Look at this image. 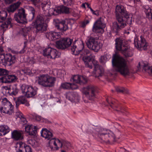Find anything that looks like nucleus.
Masks as SVG:
<instances>
[{"instance_id": "nucleus-16", "label": "nucleus", "mask_w": 152, "mask_h": 152, "mask_svg": "<svg viewBox=\"0 0 152 152\" xmlns=\"http://www.w3.org/2000/svg\"><path fill=\"white\" fill-rule=\"evenodd\" d=\"M94 63V69L92 72L93 76L97 78L102 76L104 72L103 68L98 64L97 62L96 63Z\"/></svg>"}, {"instance_id": "nucleus-40", "label": "nucleus", "mask_w": 152, "mask_h": 152, "mask_svg": "<svg viewBox=\"0 0 152 152\" xmlns=\"http://www.w3.org/2000/svg\"><path fill=\"white\" fill-rule=\"evenodd\" d=\"M9 72L6 69L0 68V76L1 77H4L7 75H8Z\"/></svg>"}, {"instance_id": "nucleus-7", "label": "nucleus", "mask_w": 152, "mask_h": 152, "mask_svg": "<svg viewBox=\"0 0 152 152\" xmlns=\"http://www.w3.org/2000/svg\"><path fill=\"white\" fill-rule=\"evenodd\" d=\"M56 80L55 77L43 75L38 77V83L42 87L50 88L54 86Z\"/></svg>"}, {"instance_id": "nucleus-17", "label": "nucleus", "mask_w": 152, "mask_h": 152, "mask_svg": "<svg viewBox=\"0 0 152 152\" xmlns=\"http://www.w3.org/2000/svg\"><path fill=\"white\" fill-rule=\"evenodd\" d=\"M66 98L72 102H77L80 100V97L76 92H68L66 94Z\"/></svg>"}, {"instance_id": "nucleus-44", "label": "nucleus", "mask_w": 152, "mask_h": 152, "mask_svg": "<svg viewBox=\"0 0 152 152\" xmlns=\"http://www.w3.org/2000/svg\"><path fill=\"white\" fill-rule=\"evenodd\" d=\"M22 72L25 75H30L32 74L31 70L28 68H27L24 69H22Z\"/></svg>"}, {"instance_id": "nucleus-31", "label": "nucleus", "mask_w": 152, "mask_h": 152, "mask_svg": "<svg viewBox=\"0 0 152 152\" xmlns=\"http://www.w3.org/2000/svg\"><path fill=\"white\" fill-rule=\"evenodd\" d=\"M10 131L9 128L7 125H0V136L5 135Z\"/></svg>"}, {"instance_id": "nucleus-64", "label": "nucleus", "mask_w": 152, "mask_h": 152, "mask_svg": "<svg viewBox=\"0 0 152 152\" xmlns=\"http://www.w3.org/2000/svg\"><path fill=\"white\" fill-rule=\"evenodd\" d=\"M86 5H87V7L89 8V7H90V4H89L88 3H86Z\"/></svg>"}, {"instance_id": "nucleus-8", "label": "nucleus", "mask_w": 152, "mask_h": 152, "mask_svg": "<svg viewBox=\"0 0 152 152\" xmlns=\"http://www.w3.org/2000/svg\"><path fill=\"white\" fill-rule=\"evenodd\" d=\"M22 93L27 98L33 97L37 93V88L30 85L23 84L21 86Z\"/></svg>"}, {"instance_id": "nucleus-51", "label": "nucleus", "mask_w": 152, "mask_h": 152, "mask_svg": "<svg viewBox=\"0 0 152 152\" xmlns=\"http://www.w3.org/2000/svg\"><path fill=\"white\" fill-rule=\"evenodd\" d=\"M22 115V114L20 112H17L16 113V115L17 117L20 118L23 117Z\"/></svg>"}, {"instance_id": "nucleus-43", "label": "nucleus", "mask_w": 152, "mask_h": 152, "mask_svg": "<svg viewBox=\"0 0 152 152\" xmlns=\"http://www.w3.org/2000/svg\"><path fill=\"white\" fill-rule=\"evenodd\" d=\"M87 82V79L83 76H80L79 84L82 85L86 83Z\"/></svg>"}, {"instance_id": "nucleus-20", "label": "nucleus", "mask_w": 152, "mask_h": 152, "mask_svg": "<svg viewBox=\"0 0 152 152\" xmlns=\"http://www.w3.org/2000/svg\"><path fill=\"white\" fill-rule=\"evenodd\" d=\"M46 37L49 40L52 41L55 40L60 38L61 36L59 32L54 31L47 32L45 34Z\"/></svg>"}, {"instance_id": "nucleus-29", "label": "nucleus", "mask_w": 152, "mask_h": 152, "mask_svg": "<svg viewBox=\"0 0 152 152\" xmlns=\"http://www.w3.org/2000/svg\"><path fill=\"white\" fill-rule=\"evenodd\" d=\"M141 66L145 72H147L151 76H152V66H150L146 61L142 62Z\"/></svg>"}, {"instance_id": "nucleus-1", "label": "nucleus", "mask_w": 152, "mask_h": 152, "mask_svg": "<svg viewBox=\"0 0 152 152\" xmlns=\"http://www.w3.org/2000/svg\"><path fill=\"white\" fill-rule=\"evenodd\" d=\"M115 13L117 22L113 23V27L114 31L117 33L121 29L124 28L127 24L130 25L132 23V18L131 17H130L129 13L123 5H117Z\"/></svg>"}, {"instance_id": "nucleus-50", "label": "nucleus", "mask_w": 152, "mask_h": 152, "mask_svg": "<svg viewBox=\"0 0 152 152\" xmlns=\"http://www.w3.org/2000/svg\"><path fill=\"white\" fill-rule=\"evenodd\" d=\"M56 140V141L57 142H58L59 143L61 144V147L62 146L64 145H65V141H61L60 140H59L58 139Z\"/></svg>"}, {"instance_id": "nucleus-54", "label": "nucleus", "mask_w": 152, "mask_h": 152, "mask_svg": "<svg viewBox=\"0 0 152 152\" xmlns=\"http://www.w3.org/2000/svg\"><path fill=\"white\" fill-rule=\"evenodd\" d=\"M42 119V117L39 115H36L35 116V119L37 121H40Z\"/></svg>"}, {"instance_id": "nucleus-59", "label": "nucleus", "mask_w": 152, "mask_h": 152, "mask_svg": "<svg viewBox=\"0 0 152 152\" xmlns=\"http://www.w3.org/2000/svg\"><path fill=\"white\" fill-rule=\"evenodd\" d=\"M27 42L25 41L24 42V48H25L26 47V45H27Z\"/></svg>"}, {"instance_id": "nucleus-15", "label": "nucleus", "mask_w": 152, "mask_h": 152, "mask_svg": "<svg viewBox=\"0 0 152 152\" xmlns=\"http://www.w3.org/2000/svg\"><path fill=\"white\" fill-rule=\"evenodd\" d=\"M105 26L104 24L101 21V19H99L94 23L92 31L96 33H102Z\"/></svg>"}, {"instance_id": "nucleus-52", "label": "nucleus", "mask_w": 152, "mask_h": 152, "mask_svg": "<svg viewBox=\"0 0 152 152\" xmlns=\"http://www.w3.org/2000/svg\"><path fill=\"white\" fill-rule=\"evenodd\" d=\"M21 34L25 37L27 35V33L26 30H23L22 31Z\"/></svg>"}, {"instance_id": "nucleus-39", "label": "nucleus", "mask_w": 152, "mask_h": 152, "mask_svg": "<svg viewBox=\"0 0 152 152\" xmlns=\"http://www.w3.org/2000/svg\"><path fill=\"white\" fill-rule=\"evenodd\" d=\"M51 50L52 48L50 47H48L45 49L43 51V55L49 58L50 52L51 51Z\"/></svg>"}, {"instance_id": "nucleus-18", "label": "nucleus", "mask_w": 152, "mask_h": 152, "mask_svg": "<svg viewBox=\"0 0 152 152\" xmlns=\"http://www.w3.org/2000/svg\"><path fill=\"white\" fill-rule=\"evenodd\" d=\"M83 60L86 66L90 69L93 67L94 63H96L97 61L94 60L92 58V56H85L83 57Z\"/></svg>"}, {"instance_id": "nucleus-23", "label": "nucleus", "mask_w": 152, "mask_h": 152, "mask_svg": "<svg viewBox=\"0 0 152 152\" xmlns=\"http://www.w3.org/2000/svg\"><path fill=\"white\" fill-rule=\"evenodd\" d=\"M12 137L15 140H22L23 139V132L22 131L14 130L12 133Z\"/></svg>"}, {"instance_id": "nucleus-37", "label": "nucleus", "mask_w": 152, "mask_h": 152, "mask_svg": "<svg viewBox=\"0 0 152 152\" xmlns=\"http://www.w3.org/2000/svg\"><path fill=\"white\" fill-rule=\"evenodd\" d=\"M59 53L55 49L52 48L51 51L50 52L49 58L55 59L59 57Z\"/></svg>"}, {"instance_id": "nucleus-11", "label": "nucleus", "mask_w": 152, "mask_h": 152, "mask_svg": "<svg viewBox=\"0 0 152 152\" xmlns=\"http://www.w3.org/2000/svg\"><path fill=\"white\" fill-rule=\"evenodd\" d=\"M14 19L18 23L22 24L26 23L27 20L25 10L23 8L18 9L17 13L15 14Z\"/></svg>"}, {"instance_id": "nucleus-53", "label": "nucleus", "mask_w": 152, "mask_h": 152, "mask_svg": "<svg viewBox=\"0 0 152 152\" xmlns=\"http://www.w3.org/2000/svg\"><path fill=\"white\" fill-rule=\"evenodd\" d=\"M92 12L93 14L97 16L99 15V11L98 10H96L95 11L94 10V11Z\"/></svg>"}, {"instance_id": "nucleus-46", "label": "nucleus", "mask_w": 152, "mask_h": 152, "mask_svg": "<svg viewBox=\"0 0 152 152\" xmlns=\"http://www.w3.org/2000/svg\"><path fill=\"white\" fill-rule=\"evenodd\" d=\"M30 1L36 7H38L39 5V0H30Z\"/></svg>"}, {"instance_id": "nucleus-19", "label": "nucleus", "mask_w": 152, "mask_h": 152, "mask_svg": "<svg viewBox=\"0 0 152 152\" xmlns=\"http://www.w3.org/2000/svg\"><path fill=\"white\" fill-rule=\"evenodd\" d=\"M17 77L14 75H7L4 77H0V82L8 83L15 82L17 80Z\"/></svg>"}, {"instance_id": "nucleus-55", "label": "nucleus", "mask_w": 152, "mask_h": 152, "mask_svg": "<svg viewBox=\"0 0 152 152\" xmlns=\"http://www.w3.org/2000/svg\"><path fill=\"white\" fill-rule=\"evenodd\" d=\"M89 23V21L88 20H86L85 21L82 23L83 26L84 27L87 24Z\"/></svg>"}, {"instance_id": "nucleus-45", "label": "nucleus", "mask_w": 152, "mask_h": 152, "mask_svg": "<svg viewBox=\"0 0 152 152\" xmlns=\"http://www.w3.org/2000/svg\"><path fill=\"white\" fill-rule=\"evenodd\" d=\"M83 52V54L84 56H92L90 50L87 49H85L82 51Z\"/></svg>"}, {"instance_id": "nucleus-3", "label": "nucleus", "mask_w": 152, "mask_h": 152, "mask_svg": "<svg viewBox=\"0 0 152 152\" xmlns=\"http://www.w3.org/2000/svg\"><path fill=\"white\" fill-rule=\"evenodd\" d=\"M112 64L114 70L122 75H130L132 73L126 60L115 53L112 58Z\"/></svg>"}, {"instance_id": "nucleus-62", "label": "nucleus", "mask_w": 152, "mask_h": 152, "mask_svg": "<svg viewBox=\"0 0 152 152\" xmlns=\"http://www.w3.org/2000/svg\"><path fill=\"white\" fill-rule=\"evenodd\" d=\"M53 140H54V142H53V144H54V145H55V146H56L57 145V144L56 143V141H55V140H54V139Z\"/></svg>"}, {"instance_id": "nucleus-27", "label": "nucleus", "mask_w": 152, "mask_h": 152, "mask_svg": "<svg viewBox=\"0 0 152 152\" xmlns=\"http://www.w3.org/2000/svg\"><path fill=\"white\" fill-rule=\"evenodd\" d=\"M48 15L45 14L43 15L42 14H40L37 15L36 19L34 22L35 23H39L41 24H45L44 21L48 20L49 19L48 18Z\"/></svg>"}, {"instance_id": "nucleus-42", "label": "nucleus", "mask_w": 152, "mask_h": 152, "mask_svg": "<svg viewBox=\"0 0 152 152\" xmlns=\"http://www.w3.org/2000/svg\"><path fill=\"white\" fill-rule=\"evenodd\" d=\"M107 56V55L102 56L99 58V62L102 64L105 63L108 60Z\"/></svg>"}, {"instance_id": "nucleus-47", "label": "nucleus", "mask_w": 152, "mask_h": 152, "mask_svg": "<svg viewBox=\"0 0 152 152\" xmlns=\"http://www.w3.org/2000/svg\"><path fill=\"white\" fill-rule=\"evenodd\" d=\"M64 4L66 6L71 5L72 4V0H65L63 1Z\"/></svg>"}, {"instance_id": "nucleus-33", "label": "nucleus", "mask_w": 152, "mask_h": 152, "mask_svg": "<svg viewBox=\"0 0 152 152\" xmlns=\"http://www.w3.org/2000/svg\"><path fill=\"white\" fill-rule=\"evenodd\" d=\"M69 8L63 5L61 6L57 10H56V12L58 13L68 14L69 13Z\"/></svg>"}, {"instance_id": "nucleus-24", "label": "nucleus", "mask_w": 152, "mask_h": 152, "mask_svg": "<svg viewBox=\"0 0 152 152\" xmlns=\"http://www.w3.org/2000/svg\"><path fill=\"white\" fill-rule=\"evenodd\" d=\"M41 136L48 140H53V134L50 131L46 128L42 129L41 131Z\"/></svg>"}, {"instance_id": "nucleus-5", "label": "nucleus", "mask_w": 152, "mask_h": 152, "mask_svg": "<svg viewBox=\"0 0 152 152\" xmlns=\"http://www.w3.org/2000/svg\"><path fill=\"white\" fill-rule=\"evenodd\" d=\"M99 37L97 35L91 34L87 39L86 44L89 49L97 52L102 47V44L99 41Z\"/></svg>"}, {"instance_id": "nucleus-38", "label": "nucleus", "mask_w": 152, "mask_h": 152, "mask_svg": "<svg viewBox=\"0 0 152 152\" xmlns=\"http://www.w3.org/2000/svg\"><path fill=\"white\" fill-rule=\"evenodd\" d=\"M116 91L119 93L128 94L129 93V91L126 88L123 87L118 86L115 87Z\"/></svg>"}, {"instance_id": "nucleus-49", "label": "nucleus", "mask_w": 152, "mask_h": 152, "mask_svg": "<svg viewBox=\"0 0 152 152\" xmlns=\"http://www.w3.org/2000/svg\"><path fill=\"white\" fill-rule=\"evenodd\" d=\"M30 10L31 11V13L32 15V18L33 19L34 18L35 14V10L34 8L32 7H31Z\"/></svg>"}, {"instance_id": "nucleus-34", "label": "nucleus", "mask_w": 152, "mask_h": 152, "mask_svg": "<svg viewBox=\"0 0 152 152\" xmlns=\"http://www.w3.org/2000/svg\"><path fill=\"white\" fill-rule=\"evenodd\" d=\"M17 147L19 148L17 152H25L26 144L22 142H18L16 143Z\"/></svg>"}, {"instance_id": "nucleus-10", "label": "nucleus", "mask_w": 152, "mask_h": 152, "mask_svg": "<svg viewBox=\"0 0 152 152\" xmlns=\"http://www.w3.org/2000/svg\"><path fill=\"white\" fill-rule=\"evenodd\" d=\"M6 11H2L0 12V23H2L1 26L3 28H10L12 26L11 23L12 20L11 18H8L6 21H4L7 15Z\"/></svg>"}, {"instance_id": "nucleus-2", "label": "nucleus", "mask_w": 152, "mask_h": 152, "mask_svg": "<svg viewBox=\"0 0 152 152\" xmlns=\"http://www.w3.org/2000/svg\"><path fill=\"white\" fill-rule=\"evenodd\" d=\"M73 39L69 37L61 38L56 42V47L59 49L70 50L72 54L78 55L84 48L83 42L80 40H75L73 42Z\"/></svg>"}, {"instance_id": "nucleus-60", "label": "nucleus", "mask_w": 152, "mask_h": 152, "mask_svg": "<svg viewBox=\"0 0 152 152\" xmlns=\"http://www.w3.org/2000/svg\"><path fill=\"white\" fill-rule=\"evenodd\" d=\"M82 7L84 8H86V6L85 4H83L82 5Z\"/></svg>"}, {"instance_id": "nucleus-28", "label": "nucleus", "mask_w": 152, "mask_h": 152, "mask_svg": "<svg viewBox=\"0 0 152 152\" xmlns=\"http://www.w3.org/2000/svg\"><path fill=\"white\" fill-rule=\"evenodd\" d=\"M34 27L36 29V32H42L47 30V26L45 24L34 23Z\"/></svg>"}, {"instance_id": "nucleus-14", "label": "nucleus", "mask_w": 152, "mask_h": 152, "mask_svg": "<svg viewBox=\"0 0 152 152\" xmlns=\"http://www.w3.org/2000/svg\"><path fill=\"white\" fill-rule=\"evenodd\" d=\"M134 44L137 48L144 50L147 49L148 46L145 39L142 36H140V39L134 40Z\"/></svg>"}, {"instance_id": "nucleus-61", "label": "nucleus", "mask_w": 152, "mask_h": 152, "mask_svg": "<svg viewBox=\"0 0 152 152\" xmlns=\"http://www.w3.org/2000/svg\"><path fill=\"white\" fill-rule=\"evenodd\" d=\"M56 101L57 102H60V101L57 98H56L55 99Z\"/></svg>"}, {"instance_id": "nucleus-58", "label": "nucleus", "mask_w": 152, "mask_h": 152, "mask_svg": "<svg viewBox=\"0 0 152 152\" xmlns=\"http://www.w3.org/2000/svg\"><path fill=\"white\" fill-rule=\"evenodd\" d=\"M23 122V124H26L27 123V121L25 118H23L22 121Z\"/></svg>"}, {"instance_id": "nucleus-57", "label": "nucleus", "mask_w": 152, "mask_h": 152, "mask_svg": "<svg viewBox=\"0 0 152 152\" xmlns=\"http://www.w3.org/2000/svg\"><path fill=\"white\" fill-rule=\"evenodd\" d=\"M25 48H24L23 47V48L22 49V50L20 51L19 53H24V52L25 51V50H24Z\"/></svg>"}, {"instance_id": "nucleus-13", "label": "nucleus", "mask_w": 152, "mask_h": 152, "mask_svg": "<svg viewBox=\"0 0 152 152\" xmlns=\"http://www.w3.org/2000/svg\"><path fill=\"white\" fill-rule=\"evenodd\" d=\"M106 101L110 106L112 108L115 109V108H118L120 109V110H115L120 112L123 115H126L125 112H126V110L120 106L119 102L117 100L110 97L106 99Z\"/></svg>"}, {"instance_id": "nucleus-26", "label": "nucleus", "mask_w": 152, "mask_h": 152, "mask_svg": "<svg viewBox=\"0 0 152 152\" xmlns=\"http://www.w3.org/2000/svg\"><path fill=\"white\" fill-rule=\"evenodd\" d=\"M15 102L16 103V107L18 108L20 104H25L26 106L29 105L27 102L26 98L24 96H21L17 99H15Z\"/></svg>"}, {"instance_id": "nucleus-21", "label": "nucleus", "mask_w": 152, "mask_h": 152, "mask_svg": "<svg viewBox=\"0 0 152 152\" xmlns=\"http://www.w3.org/2000/svg\"><path fill=\"white\" fill-rule=\"evenodd\" d=\"M55 26L58 30L62 32L66 31L69 28L68 24L65 23V21L64 20H61L58 22V24Z\"/></svg>"}, {"instance_id": "nucleus-4", "label": "nucleus", "mask_w": 152, "mask_h": 152, "mask_svg": "<svg viewBox=\"0 0 152 152\" xmlns=\"http://www.w3.org/2000/svg\"><path fill=\"white\" fill-rule=\"evenodd\" d=\"M102 142L107 143L115 141V136L110 130L97 128L93 131Z\"/></svg>"}, {"instance_id": "nucleus-12", "label": "nucleus", "mask_w": 152, "mask_h": 152, "mask_svg": "<svg viewBox=\"0 0 152 152\" xmlns=\"http://www.w3.org/2000/svg\"><path fill=\"white\" fill-rule=\"evenodd\" d=\"M96 88L93 85H89L83 89V93L86 97L90 100H93L95 97Z\"/></svg>"}, {"instance_id": "nucleus-48", "label": "nucleus", "mask_w": 152, "mask_h": 152, "mask_svg": "<svg viewBox=\"0 0 152 152\" xmlns=\"http://www.w3.org/2000/svg\"><path fill=\"white\" fill-rule=\"evenodd\" d=\"M25 151V152H32V149L30 146L26 144Z\"/></svg>"}, {"instance_id": "nucleus-22", "label": "nucleus", "mask_w": 152, "mask_h": 152, "mask_svg": "<svg viewBox=\"0 0 152 152\" xmlns=\"http://www.w3.org/2000/svg\"><path fill=\"white\" fill-rule=\"evenodd\" d=\"M25 129L26 132L30 135H35L37 133V127L32 125L25 126Z\"/></svg>"}, {"instance_id": "nucleus-35", "label": "nucleus", "mask_w": 152, "mask_h": 152, "mask_svg": "<svg viewBox=\"0 0 152 152\" xmlns=\"http://www.w3.org/2000/svg\"><path fill=\"white\" fill-rule=\"evenodd\" d=\"M144 12L145 13L146 17L149 20L152 19V11L151 10L148 6L145 7Z\"/></svg>"}, {"instance_id": "nucleus-32", "label": "nucleus", "mask_w": 152, "mask_h": 152, "mask_svg": "<svg viewBox=\"0 0 152 152\" xmlns=\"http://www.w3.org/2000/svg\"><path fill=\"white\" fill-rule=\"evenodd\" d=\"M21 2H18L17 3L11 5L7 9V11L9 12H13L16 10L20 6Z\"/></svg>"}, {"instance_id": "nucleus-36", "label": "nucleus", "mask_w": 152, "mask_h": 152, "mask_svg": "<svg viewBox=\"0 0 152 152\" xmlns=\"http://www.w3.org/2000/svg\"><path fill=\"white\" fill-rule=\"evenodd\" d=\"M9 90L11 94L13 95H16L18 92V89L15 84L11 85L10 87Z\"/></svg>"}, {"instance_id": "nucleus-41", "label": "nucleus", "mask_w": 152, "mask_h": 152, "mask_svg": "<svg viewBox=\"0 0 152 152\" xmlns=\"http://www.w3.org/2000/svg\"><path fill=\"white\" fill-rule=\"evenodd\" d=\"M80 76L78 75H74L73 77L70 79V81L75 82L76 83H79L80 78Z\"/></svg>"}, {"instance_id": "nucleus-56", "label": "nucleus", "mask_w": 152, "mask_h": 152, "mask_svg": "<svg viewBox=\"0 0 152 152\" xmlns=\"http://www.w3.org/2000/svg\"><path fill=\"white\" fill-rule=\"evenodd\" d=\"M119 152H128L126 150L123 148H121L120 149L119 151Z\"/></svg>"}, {"instance_id": "nucleus-63", "label": "nucleus", "mask_w": 152, "mask_h": 152, "mask_svg": "<svg viewBox=\"0 0 152 152\" xmlns=\"http://www.w3.org/2000/svg\"><path fill=\"white\" fill-rule=\"evenodd\" d=\"M89 8L90 9L91 12L94 11V10L92 9V8L91 7H89Z\"/></svg>"}, {"instance_id": "nucleus-9", "label": "nucleus", "mask_w": 152, "mask_h": 152, "mask_svg": "<svg viewBox=\"0 0 152 152\" xmlns=\"http://www.w3.org/2000/svg\"><path fill=\"white\" fill-rule=\"evenodd\" d=\"M2 107H0L1 113L11 115L14 113L13 106L6 98H4L1 101Z\"/></svg>"}, {"instance_id": "nucleus-6", "label": "nucleus", "mask_w": 152, "mask_h": 152, "mask_svg": "<svg viewBox=\"0 0 152 152\" xmlns=\"http://www.w3.org/2000/svg\"><path fill=\"white\" fill-rule=\"evenodd\" d=\"M115 48L117 50L121 51V53L125 57H131L133 56V51L127 47L123 43V40L117 38L115 39Z\"/></svg>"}, {"instance_id": "nucleus-25", "label": "nucleus", "mask_w": 152, "mask_h": 152, "mask_svg": "<svg viewBox=\"0 0 152 152\" xmlns=\"http://www.w3.org/2000/svg\"><path fill=\"white\" fill-rule=\"evenodd\" d=\"M61 87L64 89L67 90H75L78 88L77 86L75 83H71L68 82L61 83Z\"/></svg>"}, {"instance_id": "nucleus-30", "label": "nucleus", "mask_w": 152, "mask_h": 152, "mask_svg": "<svg viewBox=\"0 0 152 152\" xmlns=\"http://www.w3.org/2000/svg\"><path fill=\"white\" fill-rule=\"evenodd\" d=\"M50 2L49 0H47L45 2H44L41 4V6L42 7V10L44 11H45L46 14L49 15V10L50 7Z\"/></svg>"}]
</instances>
